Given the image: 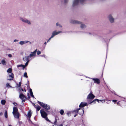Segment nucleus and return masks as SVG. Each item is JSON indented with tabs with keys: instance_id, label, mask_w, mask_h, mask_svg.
Returning a JSON list of instances; mask_svg holds the SVG:
<instances>
[{
	"instance_id": "37",
	"label": "nucleus",
	"mask_w": 126,
	"mask_h": 126,
	"mask_svg": "<svg viewBox=\"0 0 126 126\" xmlns=\"http://www.w3.org/2000/svg\"><path fill=\"white\" fill-rule=\"evenodd\" d=\"M13 104L15 106H16L17 105V103H14Z\"/></svg>"
},
{
	"instance_id": "3",
	"label": "nucleus",
	"mask_w": 126,
	"mask_h": 126,
	"mask_svg": "<svg viewBox=\"0 0 126 126\" xmlns=\"http://www.w3.org/2000/svg\"><path fill=\"white\" fill-rule=\"evenodd\" d=\"M20 19L21 21L24 23H27L29 25L31 24V21L26 18H24L22 17H20Z\"/></svg>"
},
{
	"instance_id": "50",
	"label": "nucleus",
	"mask_w": 126,
	"mask_h": 126,
	"mask_svg": "<svg viewBox=\"0 0 126 126\" xmlns=\"http://www.w3.org/2000/svg\"><path fill=\"white\" fill-rule=\"evenodd\" d=\"M22 91H23V90L22 89Z\"/></svg>"
},
{
	"instance_id": "16",
	"label": "nucleus",
	"mask_w": 126,
	"mask_h": 126,
	"mask_svg": "<svg viewBox=\"0 0 126 126\" xmlns=\"http://www.w3.org/2000/svg\"><path fill=\"white\" fill-rule=\"evenodd\" d=\"M18 110L17 108L16 107H14L13 108V111L12 113H15L18 112Z\"/></svg>"
},
{
	"instance_id": "54",
	"label": "nucleus",
	"mask_w": 126,
	"mask_h": 126,
	"mask_svg": "<svg viewBox=\"0 0 126 126\" xmlns=\"http://www.w3.org/2000/svg\"><path fill=\"white\" fill-rule=\"evenodd\" d=\"M1 63H0V64H1Z\"/></svg>"
},
{
	"instance_id": "5",
	"label": "nucleus",
	"mask_w": 126,
	"mask_h": 126,
	"mask_svg": "<svg viewBox=\"0 0 126 126\" xmlns=\"http://www.w3.org/2000/svg\"><path fill=\"white\" fill-rule=\"evenodd\" d=\"M62 32L61 31L57 32L56 30L53 31L52 33L51 38H53L54 36Z\"/></svg>"
},
{
	"instance_id": "36",
	"label": "nucleus",
	"mask_w": 126,
	"mask_h": 126,
	"mask_svg": "<svg viewBox=\"0 0 126 126\" xmlns=\"http://www.w3.org/2000/svg\"><path fill=\"white\" fill-rule=\"evenodd\" d=\"M52 38H51V37L49 39H48V40L47 41V42H49L50 40Z\"/></svg>"
},
{
	"instance_id": "28",
	"label": "nucleus",
	"mask_w": 126,
	"mask_h": 126,
	"mask_svg": "<svg viewBox=\"0 0 126 126\" xmlns=\"http://www.w3.org/2000/svg\"><path fill=\"white\" fill-rule=\"evenodd\" d=\"M80 111H81V112L79 114L80 115H82L84 113V110L82 109L80 110Z\"/></svg>"
},
{
	"instance_id": "44",
	"label": "nucleus",
	"mask_w": 126,
	"mask_h": 126,
	"mask_svg": "<svg viewBox=\"0 0 126 126\" xmlns=\"http://www.w3.org/2000/svg\"><path fill=\"white\" fill-rule=\"evenodd\" d=\"M27 41L28 42V43H29L30 44H31V42H30V41Z\"/></svg>"
},
{
	"instance_id": "48",
	"label": "nucleus",
	"mask_w": 126,
	"mask_h": 126,
	"mask_svg": "<svg viewBox=\"0 0 126 126\" xmlns=\"http://www.w3.org/2000/svg\"><path fill=\"white\" fill-rule=\"evenodd\" d=\"M77 115V114H76L75 115H74V117H75Z\"/></svg>"
},
{
	"instance_id": "32",
	"label": "nucleus",
	"mask_w": 126,
	"mask_h": 126,
	"mask_svg": "<svg viewBox=\"0 0 126 126\" xmlns=\"http://www.w3.org/2000/svg\"><path fill=\"white\" fill-rule=\"evenodd\" d=\"M95 101L96 100L95 99L92 101V102L90 103V104H91L92 103H95Z\"/></svg>"
},
{
	"instance_id": "9",
	"label": "nucleus",
	"mask_w": 126,
	"mask_h": 126,
	"mask_svg": "<svg viewBox=\"0 0 126 126\" xmlns=\"http://www.w3.org/2000/svg\"><path fill=\"white\" fill-rule=\"evenodd\" d=\"M40 112L41 115L43 117L45 118L47 116V114L43 110H41L40 111Z\"/></svg>"
},
{
	"instance_id": "19",
	"label": "nucleus",
	"mask_w": 126,
	"mask_h": 126,
	"mask_svg": "<svg viewBox=\"0 0 126 126\" xmlns=\"http://www.w3.org/2000/svg\"><path fill=\"white\" fill-rule=\"evenodd\" d=\"M32 113L30 111H29V112H28L27 114V116L29 118H30L31 117Z\"/></svg>"
},
{
	"instance_id": "7",
	"label": "nucleus",
	"mask_w": 126,
	"mask_h": 126,
	"mask_svg": "<svg viewBox=\"0 0 126 126\" xmlns=\"http://www.w3.org/2000/svg\"><path fill=\"white\" fill-rule=\"evenodd\" d=\"M108 18L110 23H113L114 22V19L111 15H109L108 16Z\"/></svg>"
},
{
	"instance_id": "53",
	"label": "nucleus",
	"mask_w": 126,
	"mask_h": 126,
	"mask_svg": "<svg viewBox=\"0 0 126 126\" xmlns=\"http://www.w3.org/2000/svg\"><path fill=\"white\" fill-rule=\"evenodd\" d=\"M8 126H12L11 125H9Z\"/></svg>"
},
{
	"instance_id": "24",
	"label": "nucleus",
	"mask_w": 126,
	"mask_h": 126,
	"mask_svg": "<svg viewBox=\"0 0 126 126\" xmlns=\"http://www.w3.org/2000/svg\"><path fill=\"white\" fill-rule=\"evenodd\" d=\"M6 86L7 87H10V88H12V87L10 86V84L9 83H7L6 84Z\"/></svg>"
},
{
	"instance_id": "41",
	"label": "nucleus",
	"mask_w": 126,
	"mask_h": 126,
	"mask_svg": "<svg viewBox=\"0 0 126 126\" xmlns=\"http://www.w3.org/2000/svg\"><path fill=\"white\" fill-rule=\"evenodd\" d=\"M67 115L69 116H70V114L69 113H67Z\"/></svg>"
},
{
	"instance_id": "22",
	"label": "nucleus",
	"mask_w": 126,
	"mask_h": 126,
	"mask_svg": "<svg viewBox=\"0 0 126 126\" xmlns=\"http://www.w3.org/2000/svg\"><path fill=\"white\" fill-rule=\"evenodd\" d=\"M56 25L57 26H59V27L60 28H62V26L58 22L56 23Z\"/></svg>"
},
{
	"instance_id": "8",
	"label": "nucleus",
	"mask_w": 126,
	"mask_h": 126,
	"mask_svg": "<svg viewBox=\"0 0 126 126\" xmlns=\"http://www.w3.org/2000/svg\"><path fill=\"white\" fill-rule=\"evenodd\" d=\"M29 56H26L23 58V60L25 61H26L27 62L25 63V66H27L29 62Z\"/></svg>"
},
{
	"instance_id": "49",
	"label": "nucleus",
	"mask_w": 126,
	"mask_h": 126,
	"mask_svg": "<svg viewBox=\"0 0 126 126\" xmlns=\"http://www.w3.org/2000/svg\"><path fill=\"white\" fill-rule=\"evenodd\" d=\"M42 56H43V57H45V55H43Z\"/></svg>"
},
{
	"instance_id": "52",
	"label": "nucleus",
	"mask_w": 126,
	"mask_h": 126,
	"mask_svg": "<svg viewBox=\"0 0 126 126\" xmlns=\"http://www.w3.org/2000/svg\"><path fill=\"white\" fill-rule=\"evenodd\" d=\"M103 103H103V101H101Z\"/></svg>"
},
{
	"instance_id": "20",
	"label": "nucleus",
	"mask_w": 126,
	"mask_h": 126,
	"mask_svg": "<svg viewBox=\"0 0 126 126\" xmlns=\"http://www.w3.org/2000/svg\"><path fill=\"white\" fill-rule=\"evenodd\" d=\"M26 66H25V65H23L22 64H21L20 65H17V67H22L23 69H24V68Z\"/></svg>"
},
{
	"instance_id": "45",
	"label": "nucleus",
	"mask_w": 126,
	"mask_h": 126,
	"mask_svg": "<svg viewBox=\"0 0 126 126\" xmlns=\"http://www.w3.org/2000/svg\"><path fill=\"white\" fill-rule=\"evenodd\" d=\"M3 114V113L2 112L0 113V115H2Z\"/></svg>"
},
{
	"instance_id": "51",
	"label": "nucleus",
	"mask_w": 126,
	"mask_h": 126,
	"mask_svg": "<svg viewBox=\"0 0 126 126\" xmlns=\"http://www.w3.org/2000/svg\"><path fill=\"white\" fill-rule=\"evenodd\" d=\"M24 91L25 92H26V90H25V89H24Z\"/></svg>"
},
{
	"instance_id": "25",
	"label": "nucleus",
	"mask_w": 126,
	"mask_h": 126,
	"mask_svg": "<svg viewBox=\"0 0 126 126\" xmlns=\"http://www.w3.org/2000/svg\"><path fill=\"white\" fill-rule=\"evenodd\" d=\"M4 116L5 118H7V111H5L4 113Z\"/></svg>"
},
{
	"instance_id": "29",
	"label": "nucleus",
	"mask_w": 126,
	"mask_h": 126,
	"mask_svg": "<svg viewBox=\"0 0 126 126\" xmlns=\"http://www.w3.org/2000/svg\"><path fill=\"white\" fill-rule=\"evenodd\" d=\"M80 109L79 108V109H78L77 110H74V111L73 112L74 113H76L78 112V111H79V110H80Z\"/></svg>"
},
{
	"instance_id": "18",
	"label": "nucleus",
	"mask_w": 126,
	"mask_h": 126,
	"mask_svg": "<svg viewBox=\"0 0 126 126\" xmlns=\"http://www.w3.org/2000/svg\"><path fill=\"white\" fill-rule=\"evenodd\" d=\"M12 70L11 68H9L8 70H7V72L8 73V74H11V73H12Z\"/></svg>"
},
{
	"instance_id": "27",
	"label": "nucleus",
	"mask_w": 126,
	"mask_h": 126,
	"mask_svg": "<svg viewBox=\"0 0 126 126\" xmlns=\"http://www.w3.org/2000/svg\"><path fill=\"white\" fill-rule=\"evenodd\" d=\"M96 101H97L98 102H99V101H103V103H104L105 102V100H98V99H96Z\"/></svg>"
},
{
	"instance_id": "35",
	"label": "nucleus",
	"mask_w": 126,
	"mask_h": 126,
	"mask_svg": "<svg viewBox=\"0 0 126 126\" xmlns=\"http://www.w3.org/2000/svg\"><path fill=\"white\" fill-rule=\"evenodd\" d=\"M45 118V119L47 121H49V119H48V118L47 117H46V118Z\"/></svg>"
},
{
	"instance_id": "31",
	"label": "nucleus",
	"mask_w": 126,
	"mask_h": 126,
	"mask_svg": "<svg viewBox=\"0 0 126 126\" xmlns=\"http://www.w3.org/2000/svg\"><path fill=\"white\" fill-rule=\"evenodd\" d=\"M64 113V111L63 110H61L60 111V113L61 115H63Z\"/></svg>"
},
{
	"instance_id": "33",
	"label": "nucleus",
	"mask_w": 126,
	"mask_h": 126,
	"mask_svg": "<svg viewBox=\"0 0 126 126\" xmlns=\"http://www.w3.org/2000/svg\"><path fill=\"white\" fill-rule=\"evenodd\" d=\"M41 53V52L39 51L38 50L37 52V54L38 55H39Z\"/></svg>"
},
{
	"instance_id": "14",
	"label": "nucleus",
	"mask_w": 126,
	"mask_h": 126,
	"mask_svg": "<svg viewBox=\"0 0 126 126\" xmlns=\"http://www.w3.org/2000/svg\"><path fill=\"white\" fill-rule=\"evenodd\" d=\"M19 97L22 100H24L26 98L25 96L22 94H20Z\"/></svg>"
},
{
	"instance_id": "15",
	"label": "nucleus",
	"mask_w": 126,
	"mask_h": 126,
	"mask_svg": "<svg viewBox=\"0 0 126 126\" xmlns=\"http://www.w3.org/2000/svg\"><path fill=\"white\" fill-rule=\"evenodd\" d=\"M28 42L27 40L23 41H21L19 42L20 45H24L25 44H26L28 43Z\"/></svg>"
},
{
	"instance_id": "42",
	"label": "nucleus",
	"mask_w": 126,
	"mask_h": 126,
	"mask_svg": "<svg viewBox=\"0 0 126 126\" xmlns=\"http://www.w3.org/2000/svg\"><path fill=\"white\" fill-rule=\"evenodd\" d=\"M117 100H112V102H116Z\"/></svg>"
},
{
	"instance_id": "43",
	"label": "nucleus",
	"mask_w": 126,
	"mask_h": 126,
	"mask_svg": "<svg viewBox=\"0 0 126 126\" xmlns=\"http://www.w3.org/2000/svg\"><path fill=\"white\" fill-rule=\"evenodd\" d=\"M30 93H32V90L31 89H30Z\"/></svg>"
},
{
	"instance_id": "6",
	"label": "nucleus",
	"mask_w": 126,
	"mask_h": 126,
	"mask_svg": "<svg viewBox=\"0 0 126 126\" xmlns=\"http://www.w3.org/2000/svg\"><path fill=\"white\" fill-rule=\"evenodd\" d=\"M14 77V75L13 73L8 74L7 77V79L9 80H12L13 79Z\"/></svg>"
},
{
	"instance_id": "13",
	"label": "nucleus",
	"mask_w": 126,
	"mask_h": 126,
	"mask_svg": "<svg viewBox=\"0 0 126 126\" xmlns=\"http://www.w3.org/2000/svg\"><path fill=\"white\" fill-rule=\"evenodd\" d=\"M14 115V117L18 119L19 116V114L18 112L13 113Z\"/></svg>"
},
{
	"instance_id": "21",
	"label": "nucleus",
	"mask_w": 126,
	"mask_h": 126,
	"mask_svg": "<svg viewBox=\"0 0 126 126\" xmlns=\"http://www.w3.org/2000/svg\"><path fill=\"white\" fill-rule=\"evenodd\" d=\"M1 63L3 65H5L6 64V62L4 60H2L1 61Z\"/></svg>"
},
{
	"instance_id": "39",
	"label": "nucleus",
	"mask_w": 126,
	"mask_h": 126,
	"mask_svg": "<svg viewBox=\"0 0 126 126\" xmlns=\"http://www.w3.org/2000/svg\"><path fill=\"white\" fill-rule=\"evenodd\" d=\"M8 56L10 57H11L12 55L11 54H9L8 55Z\"/></svg>"
},
{
	"instance_id": "12",
	"label": "nucleus",
	"mask_w": 126,
	"mask_h": 126,
	"mask_svg": "<svg viewBox=\"0 0 126 126\" xmlns=\"http://www.w3.org/2000/svg\"><path fill=\"white\" fill-rule=\"evenodd\" d=\"M92 79L94 81V83L99 84L100 83V81L99 79L97 78H93Z\"/></svg>"
},
{
	"instance_id": "38",
	"label": "nucleus",
	"mask_w": 126,
	"mask_h": 126,
	"mask_svg": "<svg viewBox=\"0 0 126 126\" xmlns=\"http://www.w3.org/2000/svg\"><path fill=\"white\" fill-rule=\"evenodd\" d=\"M18 40H16V39H15L14 40V42H18Z\"/></svg>"
},
{
	"instance_id": "10",
	"label": "nucleus",
	"mask_w": 126,
	"mask_h": 126,
	"mask_svg": "<svg viewBox=\"0 0 126 126\" xmlns=\"http://www.w3.org/2000/svg\"><path fill=\"white\" fill-rule=\"evenodd\" d=\"M95 97V96L93 94L90 93L88 95L87 99H93Z\"/></svg>"
},
{
	"instance_id": "30",
	"label": "nucleus",
	"mask_w": 126,
	"mask_h": 126,
	"mask_svg": "<svg viewBox=\"0 0 126 126\" xmlns=\"http://www.w3.org/2000/svg\"><path fill=\"white\" fill-rule=\"evenodd\" d=\"M24 77H25L26 78H28V76H27V73L26 72H25V73L24 74Z\"/></svg>"
},
{
	"instance_id": "40",
	"label": "nucleus",
	"mask_w": 126,
	"mask_h": 126,
	"mask_svg": "<svg viewBox=\"0 0 126 126\" xmlns=\"http://www.w3.org/2000/svg\"><path fill=\"white\" fill-rule=\"evenodd\" d=\"M21 84V82H19V85H18L19 87H20V86Z\"/></svg>"
},
{
	"instance_id": "23",
	"label": "nucleus",
	"mask_w": 126,
	"mask_h": 126,
	"mask_svg": "<svg viewBox=\"0 0 126 126\" xmlns=\"http://www.w3.org/2000/svg\"><path fill=\"white\" fill-rule=\"evenodd\" d=\"M5 101L3 100H2L1 101V103L2 105H4L5 103Z\"/></svg>"
},
{
	"instance_id": "26",
	"label": "nucleus",
	"mask_w": 126,
	"mask_h": 126,
	"mask_svg": "<svg viewBox=\"0 0 126 126\" xmlns=\"http://www.w3.org/2000/svg\"><path fill=\"white\" fill-rule=\"evenodd\" d=\"M36 108L37 109V110L39 111L41 107L39 106H37Z\"/></svg>"
},
{
	"instance_id": "2",
	"label": "nucleus",
	"mask_w": 126,
	"mask_h": 126,
	"mask_svg": "<svg viewBox=\"0 0 126 126\" xmlns=\"http://www.w3.org/2000/svg\"><path fill=\"white\" fill-rule=\"evenodd\" d=\"M38 102L39 104L43 108L47 110H49L50 109V107L47 104H46L42 103L41 102L38 101Z\"/></svg>"
},
{
	"instance_id": "34",
	"label": "nucleus",
	"mask_w": 126,
	"mask_h": 126,
	"mask_svg": "<svg viewBox=\"0 0 126 126\" xmlns=\"http://www.w3.org/2000/svg\"><path fill=\"white\" fill-rule=\"evenodd\" d=\"M30 93V95L32 97H34V95L33 94L32 92V93Z\"/></svg>"
},
{
	"instance_id": "11",
	"label": "nucleus",
	"mask_w": 126,
	"mask_h": 126,
	"mask_svg": "<svg viewBox=\"0 0 126 126\" xmlns=\"http://www.w3.org/2000/svg\"><path fill=\"white\" fill-rule=\"evenodd\" d=\"M37 49H36L33 52H31V54H30L29 56V57H32L33 56H35L36 54V53L37 51Z\"/></svg>"
},
{
	"instance_id": "46",
	"label": "nucleus",
	"mask_w": 126,
	"mask_h": 126,
	"mask_svg": "<svg viewBox=\"0 0 126 126\" xmlns=\"http://www.w3.org/2000/svg\"><path fill=\"white\" fill-rule=\"evenodd\" d=\"M59 126H63V125L62 124H60Z\"/></svg>"
},
{
	"instance_id": "4",
	"label": "nucleus",
	"mask_w": 126,
	"mask_h": 126,
	"mask_svg": "<svg viewBox=\"0 0 126 126\" xmlns=\"http://www.w3.org/2000/svg\"><path fill=\"white\" fill-rule=\"evenodd\" d=\"M85 0H73V6L76 5H77L79 2H80L81 3H82Z\"/></svg>"
},
{
	"instance_id": "17",
	"label": "nucleus",
	"mask_w": 126,
	"mask_h": 126,
	"mask_svg": "<svg viewBox=\"0 0 126 126\" xmlns=\"http://www.w3.org/2000/svg\"><path fill=\"white\" fill-rule=\"evenodd\" d=\"M87 103H83V102H81L80 104L79 105V107H84L87 105Z\"/></svg>"
},
{
	"instance_id": "47",
	"label": "nucleus",
	"mask_w": 126,
	"mask_h": 126,
	"mask_svg": "<svg viewBox=\"0 0 126 126\" xmlns=\"http://www.w3.org/2000/svg\"><path fill=\"white\" fill-rule=\"evenodd\" d=\"M47 44V43L46 42H45L44 43V44L45 45H46Z\"/></svg>"
},
{
	"instance_id": "1",
	"label": "nucleus",
	"mask_w": 126,
	"mask_h": 126,
	"mask_svg": "<svg viewBox=\"0 0 126 126\" xmlns=\"http://www.w3.org/2000/svg\"><path fill=\"white\" fill-rule=\"evenodd\" d=\"M70 22L72 24H78L80 25V27L82 29H84L86 28V26L81 22L74 20H71Z\"/></svg>"
}]
</instances>
